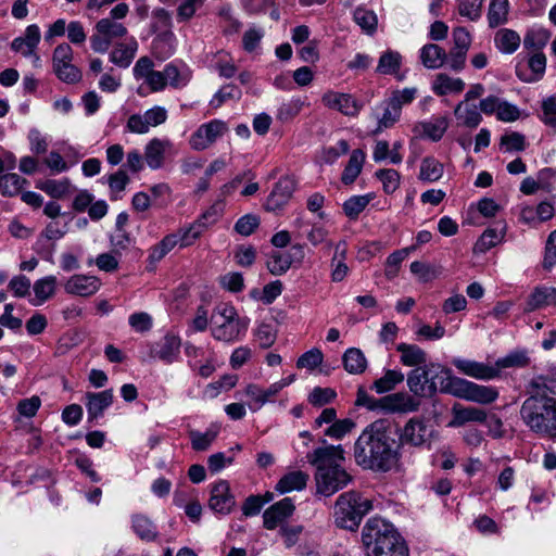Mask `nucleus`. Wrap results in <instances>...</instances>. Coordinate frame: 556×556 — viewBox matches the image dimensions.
<instances>
[{"mask_svg": "<svg viewBox=\"0 0 556 556\" xmlns=\"http://www.w3.org/2000/svg\"><path fill=\"white\" fill-rule=\"evenodd\" d=\"M393 429L394 422L388 418L369 424L354 444L356 464L378 472H387L396 467L400 453Z\"/></svg>", "mask_w": 556, "mask_h": 556, "instance_id": "nucleus-1", "label": "nucleus"}, {"mask_svg": "<svg viewBox=\"0 0 556 556\" xmlns=\"http://www.w3.org/2000/svg\"><path fill=\"white\" fill-rule=\"evenodd\" d=\"M520 417L529 430L542 438L556 440V383L538 377L530 383V395L520 407Z\"/></svg>", "mask_w": 556, "mask_h": 556, "instance_id": "nucleus-2", "label": "nucleus"}, {"mask_svg": "<svg viewBox=\"0 0 556 556\" xmlns=\"http://www.w3.org/2000/svg\"><path fill=\"white\" fill-rule=\"evenodd\" d=\"M306 457L307 462L316 467L317 493L330 496L352 481L350 473L341 466L344 460V451L341 445L318 447Z\"/></svg>", "mask_w": 556, "mask_h": 556, "instance_id": "nucleus-3", "label": "nucleus"}, {"mask_svg": "<svg viewBox=\"0 0 556 556\" xmlns=\"http://www.w3.org/2000/svg\"><path fill=\"white\" fill-rule=\"evenodd\" d=\"M362 543L367 556H409L408 547L393 525L374 517L362 530Z\"/></svg>", "mask_w": 556, "mask_h": 556, "instance_id": "nucleus-4", "label": "nucleus"}, {"mask_svg": "<svg viewBox=\"0 0 556 556\" xmlns=\"http://www.w3.org/2000/svg\"><path fill=\"white\" fill-rule=\"evenodd\" d=\"M451 369L440 364H428L412 369L407 374V387L417 397H432L438 391L446 393L452 380Z\"/></svg>", "mask_w": 556, "mask_h": 556, "instance_id": "nucleus-5", "label": "nucleus"}, {"mask_svg": "<svg viewBox=\"0 0 556 556\" xmlns=\"http://www.w3.org/2000/svg\"><path fill=\"white\" fill-rule=\"evenodd\" d=\"M372 508V502L357 491H348L338 496L333 506V519L337 527L355 531L365 515Z\"/></svg>", "mask_w": 556, "mask_h": 556, "instance_id": "nucleus-6", "label": "nucleus"}, {"mask_svg": "<svg viewBox=\"0 0 556 556\" xmlns=\"http://www.w3.org/2000/svg\"><path fill=\"white\" fill-rule=\"evenodd\" d=\"M210 320L212 336L218 341H236L248 329V320L241 319L236 308L226 303L215 306Z\"/></svg>", "mask_w": 556, "mask_h": 556, "instance_id": "nucleus-7", "label": "nucleus"}, {"mask_svg": "<svg viewBox=\"0 0 556 556\" xmlns=\"http://www.w3.org/2000/svg\"><path fill=\"white\" fill-rule=\"evenodd\" d=\"M445 390L447 394L483 405L491 404L498 397V391L495 388L477 384L455 376H452L451 383Z\"/></svg>", "mask_w": 556, "mask_h": 556, "instance_id": "nucleus-8", "label": "nucleus"}, {"mask_svg": "<svg viewBox=\"0 0 556 556\" xmlns=\"http://www.w3.org/2000/svg\"><path fill=\"white\" fill-rule=\"evenodd\" d=\"M73 49L67 43H61L53 51L52 62L55 75L67 84H74L81 78L80 71L72 63Z\"/></svg>", "mask_w": 556, "mask_h": 556, "instance_id": "nucleus-9", "label": "nucleus"}, {"mask_svg": "<svg viewBox=\"0 0 556 556\" xmlns=\"http://www.w3.org/2000/svg\"><path fill=\"white\" fill-rule=\"evenodd\" d=\"M228 131V126L220 119H213L201 125L190 137V147L195 151H203L211 147L218 138Z\"/></svg>", "mask_w": 556, "mask_h": 556, "instance_id": "nucleus-10", "label": "nucleus"}, {"mask_svg": "<svg viewBox=\"0 0 556 556\" xmlns=\"http://www.w3.org/2000/svg\"><path fill=\"white\" fill-rule=\"evenodd\" d=\"M378 405L387 413L408 414L417 412L421 402L413 393L395 392L378 399Z\"/></svg>", "mask_w": 556, "mask_h": 556, "instance_id": "nucleus-11", "label": "nucleus"}, {"mask_svg": "<svg viewBox=\"0 0 556 556\" xmlns=\"http://www.w3.org/2000/svg\"><path fill=\"white\" fill-rule=\"evenodd\" d=\"M432 430L427 424L417 417L410 418L400 432V442L402 445L420 447L429 443Z\"/></svg>", "mask_w": 556, "mask_h": 556, "instance_id": "nucleus-12", "label": "nucleus"}, {"mask_svg": "<svg viewBox=\"0 0 556 556\" xmlns=\"http://www.w3.org/2000/svg\"><path fill=\"white\" fill-rule=\"evenodd\" d=\"M175 154L174 144L168 139L153 138L144 147V161L151 169L162 168L166 156Z\"/></svg>", "mask_w": 556, "mask_h": 556, "instance_id": "nucleus-13", "label": "nucleus"}, {"mask_svg": "<svg viewBox=\"0 0 556 556\" xmlns=\"http://www.w3.org/2000/svg\"><path fill=\"white\" fill-rule=\"evenodd\" d=\"M323 104L331 110H337L346 116H356L362 104L349 93L329 90L321 97Z\"/></svg>", "mask_w": 556, "mask_h": 556, "instance_id": "nucleus-14", "label": "nucleus"}, {"mask_svg": "<svg viewBox=\"0 0 556 556\" xmlns=\"http://www.w3.org/2000/svg\"><path fill=\"white\" fill-rule=\"evenodd\" d=\"M236 502L230 492L229 483L226 480H219L211 490L208 506L216 513L229 514Z\"/></svg>", "mask_w": 556, "mask_h": 556, "instance_id": "nucleus-15", "label": "nucleus"}, {"mask_svg": "<svg viewBox=\"0 0 556 556\" xmlns=\"http://www.w3.org/2000/svg\"><path fill=\"white\" fill-rule=\"evenodd\" d=\"M452 364L462 374L475 379L490 380L498 376V369L489 364L464 358H454Z\"/></svg>", "mask_w": 556, "mask_h": 556, "instance_id": "nucleus-16", "label": "nucleus"}, {"mask_svg": "<svg viewBox=\"0 0 556 556\" xmlns=\"http://www.w3.org/2000/svg\"><path fill=\"white\" fill-rule=\"evenodd\" d=\"M294 504L290 497H285L268 507L263 514L264 527L268 530L277 528L294 511Z\"/></svg>", "mask_w": 556, "mask_h": 556, "instance_id": "nucleus-17", "label": "nucleus"}, {"mask_svg": "<svg viewBox=\"0 0 556 556\" xmlns=\"http://www.w3.org/2000/svg\"><path fill=\"white\" fill-rule=\"evenodd\" d=\"M100 280L94 276L74 275L66 281L64 289L68 294L90 296L100 289Z\"/></svg>", "mask_w": 556, "mask_h": 556, "instance_id": "nucleus-18", "label": "nucleus"}, {"mask_svg": "<svg viewBox=\"0 0 556 556\" xmlns=\"http://www.w3.org/2000/svg\"><path fill=\"white\" fill-rule=\"evenodd\" d=\"M294 190L295 182L292 178L287 176L280 178L267 199L266 208L268 211L280 210L289 201Z\"/></svg>", "mask_w": 556, "mask_h": 556, "instance_id": "nucleus-19", "label": "nucleus"}, {"mask_svg": "<svg viewBox=\"0 0 556 556\" xmlns=\"http://www.w3.org/2000/svg\"><path fill=\"white\" fill-rule=\"evenodd\" d=\"M40 38L41 34L38 25L31 24L26 27L23 36L16 37L11 42V49L23 56L33 55L40 42Z\"/></svg>", "mask_w": 556, "mask_h": 556, "instance_id": "nucleus-20", "label": "nucleus"}, {"mask_svg": "<svg viewBox=\"0 0 556 556\" xmlns=\"http://www.w3.org/2000/svg\"><path fill=\"white\" fill-rule=\"evenodd\" d=\"M181 346V340L174 333H166L157 343L152 354L159 359L172 364L178 358Z\"/></svg>", "mask_w": 556, "mask_h": 556, "instance_id": "nucleus-21", "label": "nucleus"}, {"mask_svg": "<svg viewBox=\"0 0 556 556\" xmlns=\"http://www.w3.org/2000/svg\"><path fill=\"white\" fill-rule=\"evenodd\" d=\"M547 305L556 306V288L536 287L527 300L525 312H533Z\"/></svg>", "mask_w": 556, "mask_h": 556, "instance_id": "nucleus-22", "label": "nucleus"}, {"mask_svg": "<svg viewBox=\"0 0 556 556\" xmlns=\"http://www.w3.org/2000/svg\"><path fill=\"white\" fill-rule=\"evenodd\" d=\"M396 351L401 354L400 361L407 367H421L427 364V353L416 344L400 343Z\"/></svg>", "mask_w": 556, "mask_h": 556, "instance_id": "nucleus-23", "label": "nucleus"}, {"mask_svg": "<svg viewBox=\"0 0 556 556\" xmlns=\"http://www.w3.org/2000/svg\"><path fill=\"white\" fill-rule=\"evenodd\" d=\"M87 412L90 419L100 417L113 402V391L104 390L98 393H87Z\"/></svg>", "mask_w": 556, "mask_h": 556, "instance_id": "nucleus-24", "label": "nucleus"}, {"mask_svg": "<svg viewBox=\"0 0 556 556\" xmlns=\"http://www.w3.org/2000/svg\"><path fill=\"white\" fill-rule=\"evenodd\" d=\"M446 59L447 53L445 50L435 43H427L420 49L421 63L429 70L442 67Z\"/></svg>", "mask_w": 556, "mask_h": 556, "instance_id": "nucleus-25", "label": "nucleus"}, {"mask_svg": "<svg viewBox=\"0 0 556 556\" xmlns=\"http://www.w3.org/2000/svg\"><path fill=\"white\" fill-rule=\"evenodd\" d=\"M452 412L454 416L451 422L452 426H462L470 421L484 422L486 420V413L477 407H465L460 404H455Z\"/></svg>", "mask_w": 556, "mask_h": 556, "instance_id": "nucleus-26", "label": "nucleus"}, {"mask_svg": "<svg viewBox=\"0 0 556 556\" xmlns=\"http://www.w3.org/2000/svg\"><path fill=\"white\" fill-rule=\"evenodd\" d=\"M454 114L462 125L469 128H476L482 121L477 105L466 101H462L456 105Z\"/></svg>", "mask_w": 556, "mask_h": 556, "instance_id": "nucleus-27", "label": "nucleus"}, {"mask_svg": "<svg viewBox=\"0 0 556 556\" xmlns=\"http://www.w3.org/2000/svg\"><path fill=\"white\" fill-rule=\"evenodd\" d=\"M465 83L460 78H453L446 74L440 73L432 83V90L438 96L448 93H459L464 90Z\"/></svg>", "mask_w": 556, "mask_h": 556, "instance_id": "nucleus-28", "label": "nucleus"}, {"mask_svg": "<svg viewBox=\"0 0 556 556\" xmlns=\"http://www.w3.org/2000/svg\"><path fill=\"white\" fill-rule=\"evenodd\" d=\"M138 49V43L135 39H132L128 43H118L111 52L110 60L115 65L126 68L132 62L136 51Z\"/></svg>", "mask_w": 556, "mask_h": 556, "instance_id": "nucleus-29", "label": "nucleus"}, {"mask_svg": "<svg viewBox=\"0 0 556 556\" xmlns=\"http://www.w3.org/2000/svg\"><path fill=\"white\" fill-rule=\"evenodd\" d=\"M344 369L352 375H359L367 368L364 353L356 348L348 349L342 357Z\"/></svg>", "mask_w": 556, "mask_h": 556, "instance_id": "nucleus-30", "label": "nucleus"}, {"mask_svg": "<svg viewBox=\"0 0 556 556\" xmlns=\"http://www.w3.org/2000/svg\"><path fill=\"white\" fill-rule=\"evenodd\" d=\"M365 157V153L359 149H356L352 152L350 160L341 176V180L344 185H351L356 180V178L362 172Z\"/></svg>", "mask_w": 556, "mask_h": 556, "instance_id": "nucleus-31", "label": "nucleus"}, {"mask_svg": "<svg viewBox=\"0 0 556 556\" xmlns=\"http://www.w3.org/2000/svg\"><path fill=\"white\" fill-rule=\"evenodd\" d=\"M308 475L303 471H291L285 475L277 483L276 490L287 493L294 490H302L306 486Z\"/></svg>", "mask_w": 556, "mask_h": 556, "instance_id": "nucleus-32", "label": "nucleus"}, {"mask_svg": "<svg viewBox=\"0 0 556 556\" xmlns=\"http://www.w3.org/2000/svg\"><path fill=\"white\" fill-rule=\"evenodd\" d=\"M506 231V225L503 224V227L501 230L494 229V228H488L483 231V233L480 236L478 241L475 244V252L476 253H485L493 247H495L497 243H500L505 236Z\"/></svg>", "mask_w": 556, "mask_h": 556, "instance_id": "nucleus-33", "label": "nucleus"}, {"mask_svg": "<svg viewBox=\"0 0 556 556\" xmlns=\"http://www.w3.org/2000/svg\"><path fill=\"white\" fill-rule=\"evenodd\" d=\"M402 65V55L397 51L388 50L379 59L376 71L382 75H397Z\"/></svg>", "mask_w": 556, "mask_h": 556, "instance_id": "nucleus-34", "label": "nucleus"}, {"mask_svg": "<svg viewBox=\"0 0 556 556\" xmlns=\"http://www.w3.org/2000/svg\"><path fill=\"white\" fill-rule=\"evenodd\" d=\"M33 289L37 300L34 304H42L54 295L56 289V277L47 276L38 279L35 281Z\"/></svg>", "mask_w": 556, "mask_h": 556, "instance_id": "nucleus-35", "label": "nucleus"}, {"mask_svg": "<svg viewBox=\"0 0 556 556\" xmlns=\"http://www.w3.org/2000/svg\"><path fill=\"white\" fill-rule=\"evenodd\" d=\"M96 30L99 35L114 40L123 38L127 34V28L123 23L113 21L112 18H102L96 24Z\"/></svg>", "mask_w": 556, "mask_h": 556, "instance_id": "nucleus-36", "label": "nucleus"}, {"mask_svg": "<svg viewBox=\"0 0 556 556\" xmlns=\"http://www.w3.org/2000/svg\"><path fill=\"white\" fill-rule=\"evenodd\" d=\"M404 374L400 370L389 369L384 375L377 379L371 389L378 394H382L395 389V387L404 381Z\"/></svg>", "mask_w": 556, "mask_h": 556, "instance_id": "nucleus-37", "label": "nucleus"}, {"mask_svg": "<svg viewBox=\"0 0 556 556\" xmlns=\"http://www.w3.org/2000/svg\"><path fill=\"white\" fill-rule=\"evenodd\" d=\"M444 167L434 157L428 156L421 161L419 179L424 181L433 182L443 176Z\"/></svg>", "mask_w": 556, "mask_h": 556, "instance_id": "nucleus-38", "label": "nucleus"}, {"mask_svg": "<svg viewBox=\"0 0 556 556\" xmlns=\"http://www.w3.org/2000/svg\"><path fill=\"white\" fill-rule=\"evenodd\" d=\"M495 45L504 53L515 52L520 45L519 35L511 29H501L495 35Z\"/></svg>", "mask_w": 556, "mask_h": 556, "instance_id": "nucleus-39", "label": "nucleus"}, {"mask_svg": "<svg viewBox=\"0 0 556 556\" xmlns=\"http://www.w3.org/2000/svg\"><path fill=\"white\" fill-rule=\"evenodd\" d=\"M218 435L217 428H210L205 432H200L197 430H191L189 432L191 446L194 451L202 452L210 448L212 443L216 440Z\"/></svg>", "mask_w": 556, "mask_h": 556, "instance_id": "nucleus-40", "label": "nucleus"}, {"mask_svg": "<svg viewBox=\"0 0 556 556\" xmlns=\"http://www.w3.org/2000/svg\"><path fill=\"white\" fill-rule=\"evenodd\" d=\"M354 22L368 35H372L377 29L378 18L374 11L363 7L355 9L353 14Z\"/></svg>", "mask_w": 556, "mask_h": 556, "instance_id": "nucleus-41", "label": "nucleus"}, {"mask_svg": "<svg viewBox=\"0 0 556 556\" xmlns=\"http://www.w3.org/2000/svg\"><path fill=\"white\" fill-rule=\"evenodd\" d=\"M205 228L206 224L201 219H198L189 227L181 228L178 231H176V235L179 238V247L186 248L193 244L197 241V239L200 238Z\"/></svg>", "mask_w": 556, "mask_h": 556, "instance_id": "nucleus-42", "label": "nucleus"}, {"mask_svg": "<svg viewBox=\"0 0 556 556\" xmlns=\"http://www.w3.org/2000/svg\"><path fill=\"white\" fill-rule=\"evenodd\" d=\"M37 188L52 198L61 199L70 193L71 182L67 178L61 180L48 179L37 184Z\"/></svg>", "mask_w": 556, "mask_h": 556, "instance_id": "nucleus-43", "label": "nucleus"}, {"mask_svg": "<svg viewBox=\"0 0 556 556\" xmlns=\"http://www.w3.org/2000/svg\"><path fill=\"white\" fill-rule=\"evenodd\" d=\"M372 199V193L351 197L344 202L343 211L348 217L355 219L366 208Z\"/></svg>", "mask_w": 556, "mask_h": 556, "instance_id": "nucleus-44", "label": "nucleus"}, {"mask_svg": "<svg viewBox=\"0 0 556 556\" xmlns=\"http://www.w3.org/2000/svg\"><path fill=\"white\" fill-rule=\"evenodd\" d=\"M508 0H492L489 5L488 20L491 27H496L507 20Z\"/></svg>", "mask_w": 556, "mask_h": 556, "instance_id": "nucleus-45", "label": "nucleus"}, {"mask_svg": "<svg viewBox=\"0 0 556 556\" xmlns=\"http://www.w3.org/2000/svg\"><path fill=\"white\" fill-rule=\"evenodd\" d=\"M132 528L137 535L144 541H153L157 536V531L153 522L142 515H137L132 519Z\"/></svg>", "mask_w": 556, "mask_h": 556, "instance_id": "nucleus-46", "label": "nucleus"}, {"mask_svg": "<svg viewBox=\"0 0 556 556\" xmlns=\"http://www.w3.org/2000/svg\"><path fill=\"white\" fill-rule=\"evenodd\" d=\"M24 184H26V179L22 178L17 174L10 173L2 175L0 177V192L8 197L17 195L21 192Z\"/></svg>", "mask_w": 556, "mask_h": 556, "instance_id": "nucleus-47", "label": "nucleus"}, {"mask_svg": "<svg viewBox=\"0 0 556 556\" xmlns=\"http://www.w3.org/2000/svg\"><path fill=\"white\" fill-rule=\"evenodd\" d=\"M130 182V178L124 169L111 174L108 177V185L112 200H118L121 193L125 191L127 185Z\"/></svg>", "mask_w": 556, "mask_h": 556, "instance_id": "nucleus-48", "label": "nucleus"}, {"mask_svg": "<svg viewBox=\"0 0 556 556\" xmlns=\"http://www.w3.org/2000/svg\"><path fill=\"white\" fill-rule=\"evenodd\" d=\"M291 264L290 254L274 252L267 261V268L273 275L280 276L290 268Z\"/></svg>", "mask_w": 556, "mask_h": 556, "instance_id": "nucleus-49", "label": "nucleus"}, {"mask_svg": "<svg viewBox=\"0 0 556 556\" xmlns=\"http://www.w3.org/2000/svg\"><path fill=\"white\" fill-rule=\"evenodd\" d=\"M530 363V358L523 351H514L496 361L495 367L500 370L502 368H510V367H526Z\"/></svg>", "mask_w": 556, "mask_h": 556, "instance_id": "nucleus-50", "label": "nucleus"}, {"mask_svg": "<svg viewBox=\"0 0 556 556\" xmlns=\"http://www.w3.org/2000/svg\"><path fill=\"white\" fill-rule=\"evenodd\" d=\"M448 127L446 117H438L433 122L422 125L424 134L433 141H439Z\"/></svg>", "mask_w": 556, "mask_h": 556, "instance_id": "nucleus-51", "label": "nucleus"}, {"mask_svg": "<svg viewBox=\"0 0 556 556\" xmlns=\"http://www.w3.org/2000/svg\"><path fill=\"white\" fill-rule=\"evenodd\" d=\"M376 176L382 182L386 193H393L400 186V174L395 169H379Z\"/></svg>", "mask_w": 556, "mask_h": 556, "instance_id": "nucleus-52", "label": "nucleus"}, {"mask_svg": "<svg viewBox=\"0 0 556 556\" xmlns=\"http://www.w3.org/2000/svg\"><path fill=\"white\" fill-rule=\"evenodd\" d=\"M483 0H458V13L470 21L481 16Z\"/></svg>", "mask_w": 556, "mask_h": 556, "instance_id": "nucleus-53", "label": "nucleus"}, {"mask_svg": "<svg viewBox=\"0 0 556 556\" xmlns=\"http://www.w3.org/2000/svg\"><path fill=\"white\" fill-rule=\"evenodd\" d=\"M337 393L331 388L316 387L308 395V402L317 407H321L334 400Z\"/></svg>", "mask_w": 556, "mask_h": 556, "instance_id": "nucleus-54", "label": "nucleus"}, {"mask_svg": "<svg viewBox=\"0 0 556 556\" xmlns=\"http://www.w3.org/2000/svg\"><path fill=\"white\" fill-rule=\"evenodd\" d=\"M415 250V247L405 248L397 250L389 255L387 260L386 275L390 278L397 274L400 264L408 256V254Z\"/></svg>", "mask_w": 556, "mask_h": 556, "instance_id": "nucleus-55", "label": "nucleus"}, {"mask_svg": "<svg viewBox=\"0 0 556 556\" xmlns=\"http://www.w3.org/2000/svg\"><path fill=\"white\" fill-rule=\"evenodd\" d=\"M324 355L319 349H312L301 355L296 362L298 368L313 370L321 365Z\"/></svg>", "mask_w": 556, "mask_h": 556, "instance_id": "nucleus-56", "label": "nucleus"}, {"mask_svg": "<svg viewBox=\"0 0 556 556\" xmlns=\"http://www.w3.org/2000/svg\"><path fill=\"white\" fill-rule=\"evenodd\" d=\"M529 68L532 72L530 77L525 78L526 81H536L539 80L546 67V58L542 52H535L528 62Z\"/></svg>", "mask_w": 556, "mask_h": 556, "instance_id": "nucleus-57", "label": "nucleus"}, {"mask_svg": "<svg viewBox=\"0 0 556 556\" xmlns=\"http://www.w3.org/2000/svg\"><path fill=\"white\" fill-rule=\"evenodd\" d=\"M162 72H163L166 85L169 84L174 88H180V87L185 86L189 80L188 75L181 74L179 72V70L177 68V66H175L172 63L167 64L165 66L164 71H162Z\"/></svg>", "mask_w": 556, "mask_h": 556, "instance_id": "nucleus-58", "label": "nucleus"}, {"mask_svg": "<svg viewBox=\"0 0 556 556\" xmlns=\"http://www.w3.org/2000/svg\"><path fill=\"white\" fill-rule=\"evenodd\" d=\"M260 225V218L254 214H247L240 217L235 224V230L244 237L250 236Z\"/></svg>", "mask_w": 556, "mask_h": 556, "instance_id": "nucleus-59", "label": "nucleus"}, {"mask_svg": "<svg viewBox=\"0 0 556 556\" xmlns=\"http://www.w3.org/2000/svg\"><path fill=\"white\" fill-rule=\"evenodd\" d=\"M401 111L399 106L392 105L389 101H387V106L382 114V117L379 119L378 128L375 132H379L382 129L392 127L400 118Z\"/></svg>", "mask_w": 556, "mask_h": 556, "instance_id": "nucleus-60", "label": "nucleus"}, {"mask_svg": "<svg viewBox=\"0 0 556 556\" xmlns=\"http://www.w3.org/2000/svg\"><path fill=\"white\" fill-rule=\"evenodd\" d=\"M241 91L235 85H226L222 89H219L213 99L211 100V105L214 108H219L226 100L228 99H240Z\"/></svg>", "mask_w": 556, "mask_h": 556, "instance_id": "nucleus-61", "label": "nucleus"}, {"mask_svg": "<svg viewBox=\"0 0 556 556\" xmlns=\"http://www.w3.org/2000/svg\"><path fill=\"white\" fill-rule=\"evenodd\" d=\"M354 426L355 422L349 418L337 420L325 431V434L330 438L342 439Z\"/></svg>", "mask_w": 556, "mask_h": 556, "instance_id": "nucleus-62", "label": "nucleus"}, {"mask_svg": "<svg viewBox=\"0 0 556 556\" xmlns=\"http://www.w3.org/2000/svg\"><path fill=\"white\" fill-rule=\"evenodd\" d=\"M549 39V33L547 30H538L527 34L523 40L525 48L540 50L542 49Z\"/></svg>", "mask_w": 556, "mask_h": 556, "instance_id": "nucleus-63", "label": "nucleus"}, {"mask_svg": "<svg viewBox=\"0 0 556 556\" xmlns=\"http://www.w3.org/2000/svg\"><path fill=\"white\" fill-rule=\"evenodd\" d=\"M555 264H556V229L548 235V238L546 240L543 267L545 269H549Z\"/></svg>", "mask_w": 556, "mask_h": 556, "instance_id": "nucleus-64", "label": "nucleus"}]
</instances>
